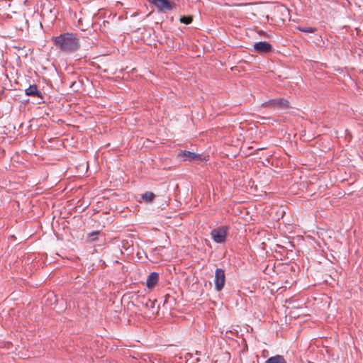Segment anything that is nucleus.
Returning a JSON list of instances; mask_svg holds the SVG:
<instances>
[{"instance_id":"10","label":"nucleus","mask_w":363,"mask_h":363,"mask_svg":"<svg viewBox=\"0 0 363 363\" xmlns=\"http://www.w3.org/2000/svg\"><path fill=\"white\" fill-rule=\"evenodd\" d=\"M265 363H286V362L283 356L277 354L269 357Z\"/></svg>"},{"instance_id":"11","label":"nucleus","mask_w":363,"mask_h":363,"mask_svg":"<svg viewBox=\"0 0 363 363\" xmlns=\"http://www.w3.org/2000/svg\"><path fill=\"white\" fill-rule=\"evenodd\" d=\"M141 197L143 201H145V202L147 203V202H152L154 200L155 195L152 192L147 191V192L141 195Z\"/></svg>"},{"instance_id":"3","label":"nucleus","mask_w":363,"mask_h":363,"mask_svg":"<svg viewBox=\"0 0 363 363\" xmlns=\"http://www.w3.org/2000/svg\"><path fill=\"white\" fill-rule=\"evenodd\" d=\"M228 227L220 226L212 230L211 236L213 240L217 243L224 242L228 233Z\"/></svg>"},{"instance_id":"6","label":"nucleus","mask_w":363,"mask_h":363,"mask_svg":"<svg viewBox=\"0 0 363 363\" xmlns=\"http://www.w3.org/2000/svg\"><path fill=\"white\" fill-rule=\"evenodd\" d=\"M254 49L258 53H267L272 50V46L269 43L261 41L254 44Z\"/></svg>"},{"instance_id":"8","label":"nucleus","mask_w":363,"mask_h":363,"mask_svg":"<svg viewBox=\"0 0 363 363\" xmlns=\"http://www.w3.org/2000/svg\"><path fill=\"white\" fill-rule=\"evenodd\" d=\"M159 274L156 272H152L146 279V286L148 289H153L157 284Z\"/></svg>"},{"instance_id":"14","label":"nucleus","mask_w":363,"mask_h":363,"mask_svg":"<svg viewBox=\"0 0 363 363\" xmlns=\"http://www.w3.org/2000/svg\"><path fill=\"white\" fill-rule=\"evenodd\" d=\"M193 21V18L191 16H184L180 18V22L184 23L186 25L190 24Z\"/></svg>"},{"instance_id":"4","label":"nucleus","mask_w":363,"mask_h":363,"mask_svg":"<svg viewBox=\"0 0 363 363\" xmlns=\"http://www.w3.org/2000/svg\"><path fill=\"white\" fill-rule=\"evenodd\" d=\"M225 274L223 269L218 268L215 272L214 284L215 289L218 291H220L225 286Z\"/></svg>"},{"instance_id":"13","label":"nucleus","mask_w":363,"mask_h":363,"mask_svg":"<svg viewBox=\"0 0 363 363\" xmlns=\"http://www.w3.org/2000/svg\"><path fill=\"white\" fill-rule=\"evenodd\" d=\"M295 28L305 33H313L316 31V28L313 27H301L298 26Z\"/></svg>"},{"instance_id":"1","label":"nucleus","mask_w":363,"mask_h":363,"mask_svg":"<svg viewBox=\"0 0 363 363\" xmlns=\"http://www.w3.org/2000/svg\"><path fill=\"white\" fill-rule=\"evenodd\" d=\"M54 45L60 51L65 53L74 52L79 48V40L72 33H64L52 38Z\"/></svg>"},{"instance_id":"9","label":"nucleus","mask_w":363,"mask_h":363,"mask_svg":"<svg viewBox=\"0 0 363 363\" xmlns=\"http://www.w3.org/2000/svg\"><path fill=\"white\" fill-rule=\"evenodd\" d=\"M26 94L27 96H37L42 97L40 92L38 90L36 85H30L26 89Z\"/></svg>"},{"instance_id":"7","label":"nucleus","mask_w":363,"mask_h":363,"mask_svg":"<svg viewBox=\"0 0 363 363\" xmlns=\"http://www.w3.org/2000/svg\"><path fill=\"white\" fill-rule=\"evenodd\" d=\"M179 157L183 158L184 160H187L189 162L201 160V155L199 154H196L195 152H192L190 151H181L179 153Z\"/></svg>"},{"instance_id":"5","label":"nucleus","mask_w":363,"mask_h":363,"mask_svg":"<svg viewBox=\"0 0 363 363\" xmlns=\"http://www.w3.org/2000/svg\"><path fill=\"white\" fill-rule=\"evenodd\" d=\"M158 10H170L172 9V4L169 0H149Z\"/></svg>"},{"instance_id":"2","label":"nucleus","mask_w":363,"mask_h":363,"mask_svg":"<svg viewBox=\"0 0 363 363\" xmlns=\"http://www.w3.org/2000/svg\"><path fill=\"white\" fill-rule=\"evenodd\" d=\"M265 107H273L281 109L288 108L290 107V103L288 100L284 98H278L270 99L263 104Z\"/></svg>"},{"instance_id":"12","label":"nucleus","mask_w":363,"mask_h":363,"mask_svg":"<svg viewBox=\"0 0 363 363\" xmlns=\"http://www.w3.org/2000/svg\"><path fill=\"white\" fill-rule=\"evenodd\" d=\"M155 301H156L148 300L145 304V306L151 310L149 313L150 315H154L155 313L158 312L157 308L155 310Z\"/></svg>"},{"instance_id":"15","label":"nucleus","mask_w":363,"mask_h":363,"mask_svg":"<svg viewBox=\"0 0 363 363\" xmlns=\"http://www.w3.org/2000/svg\"><path fill=\"white\" fill-rule=\"evenodd\" d=\"M98 234H99V232H93L91 233H89L88 235V238L91 241H94L96 239Z\"/></svg>"}]
</instances>
